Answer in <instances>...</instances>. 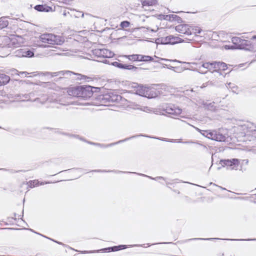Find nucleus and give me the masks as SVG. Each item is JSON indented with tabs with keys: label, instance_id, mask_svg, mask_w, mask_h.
<instances>
[{
	"label": "nucleus",
	"instance_id": "31",
	"mask_svg": "<svg viewBox=\"0 0 256 256\" xmlns=\"http://www.w3.org/2000/svg\"><path fill=\"white\" fill-rule=\"evenodd\" d=\"M124 56L126 57L130 60H132L134 62L137 61L136 54L125 56Z\"/></svg>",
	"mask_w": 256,
	"mask_h": 256
},
{
	"label": "nucleus",
	"instance_id": "58",
	"mask_svg": "<svg viewBox=\"0 0 256 256\" xmlns=\"http://www.w3.org/2000/svg\"><path fill=\"white\" fill-rule=\"evenodd\" d=\"M162 60H166V59H162Z\"/></svg>",
	"mask_w": 256,
	"mask_h": 256
},
{
	"label": "nucleus",
	"instance_id": "44",
	"mask_svg": "<svg viewBox=\"0 0 256 256\" xmlns=\"http://www.w3.org/2000/svg\"><path fill=\"white\" fill-rule=\"evenodd\" d=\"M103 62L105 64H111V62H110V61L109 60H105Z\"/></svg>",
	"mask_w": 256,
	"mask_h": 256
},
{
	"label": "nucleus",
	"instance_id": "14",
	"mask_svg": "<svg viewBox=\"0 0 256 256\" xmlns=\"http://www.w3.org/2000/svg\"><path fill=\"white\" fill-rule=\"evenodd\" d=\"M150 90V89L148 87L140 86L138 88L136 92L140 96H146L148 94Z\"/></svg>",
	"mask_w": 256,
	"mask_h": 256
},
{
	"label": "nucleus",
	"instance_id": "41",
	"mask_svg": "<svg viewBox=\"0 0 256 256\" xmlns=\"http://www.w3.org/2000/svg\"><path fill=\"white\" fill-rule=\"evenodd\" d=\"M201 31H202V30L200 29V28H197L194 29V33H196V34H200Z\"/></svg>",
	"mask_w": 256,
	"mask_h": 256
},
{
	"label": "nucleus",
	"instance_id": "51",
	"mask_svg": "<svg viewBox=\"0 0 256 256\" xmlns=\"http://www.w3.org/2000/svg\"><path fill=\"white\" fill-rule=\"evenodd\" d=\"M256 240V238L251 239V240Z\"/></svg>",
	"mask_w": 256,
	"mask_h": 256
},
{
	"label": "nucleus",
	"instance_id": "47",
	"mask_svg": "<svg viewBox=\"0 0 256 256\" xmlns=\"http://www.w3.org/2000/svg\"><path fill=\"white\" fill-rule=\"evenodd\" d=\"M200 240H212V238H200Z\"/></svg>",
	"mask_w": 256,
	"mask_h": 256
},
{
	"label": "nucleus",
	"instance_id": "15",
	"mask_svg": "<svg viewBox=\"0 0 256 256\" xmlns=\"http://www.w3.org/2000/svg\"><path fill=\"white\" fill-rule=\"evenodd\" d=\"M215 68H216V72H219L220 70H225L228 68L227 64L223 62H217L215 63Z\"/></svg>",
	"mask_w": 256,
	"mask_h": 256
},
{
	"label": "nucleus",
	"instance_id": "7",
	"mask_svg": "<svg viewBox=\"0 0 256 256\" xmlns=\"http://www.w3.org/2000/svg\"><path fill=\"white\" fill-rule=\"evenodd\" d=\"M93 54L98 57L112 58L114 56L113 52L106 48H96L93 50Z\"/></svg>",
	"mask_w": 256,
	"mask_h": 256
},
{
	"label": "nucleus",
	"instance_id": "19",
	"mask_svg": "<svg viewBox=\"0 0 256 256\" xmlns=\"http://www.w3.org/2000/svg\"><path fill=\"white\" fill-rule=\"evenodd\" d=\"M126 248V245H120L118 246H114L112 247H110L108 248L105 249H102V250H111L112 251L114 252V251H118L120 250Z\"/></svg>",
	"mask_w": 256,
	"mask_h": 256
},
{
	"label": "nucleus",
	"instance_id": "43",
	"mask_svg": "<svg viewBox=\"0 0 256 256\" xmlns=\"http://www.w3.org/2000/svg\"><path fill=\"white\" fill-rule=\"evenodd\" d=\"M248 160H242V164H248Z\"/></svg>",
	"mask_w": 256,
	"mask_h": 256
},
{
	"label": "nucleus",
	"instance_id": "36",
	"mask_svg": "<svg viewBox=\"0 0 256 256\" xmlns=\"http://www.w3.org/2000/svg\"><path fill=\"white\" fill-rule=\"evenodd\" d=\"M152 2L150 0H144L142 2V5L143 6H152Z\"/></svg>",
	"mask_w": 256,
	"mask_h": 256
},
{
	"label": "nucleus",
	"instance_id": "18",
	"mask_svg": "<svg viewBox=\"0 0 256 256\" xmlns=\"http://www.w3.org/2000/svg\"><path fill=\"white\" fill-rule=\"evenodd\" d=\"M8 24V22L6 17H1L0 18V29L6 28Z\"/></svg>",
	"mask_w": 256,
	"mask_h": 256
},
{
	"label": "nucleus",
	"instance_id": "26",
	"mask_svg": "<svg viewBox=\"0 0 256 256\" xmlns=\"http://www.w3.org/2000/svg\"><path fill=\"white\" fill-rule=\"evenodd\" d=\"M76 74L78 76L77 78L80 80H84L89 81V80H91L90 78L86 76L82 75L81 74Z\"/></svg>",
	"mask_w": 256,
	"mask_h": 256
},
{
	"label": "nucleus",
	"instance_id": "21",
	"mask_svg": "<svg viewBox=\"0 0 256 256\" xmlns=\"http://www.w3.org/2000/svg\"><path fill=\"white\" fill-rule=\"evenodd\" d=\"M28 184L30 188H32L39 186V182L38 180H30Z\"/></svg>",
	"mask_w": 256,
	"mask_h": 256
},
{
	"label": "nucleus",
	"instance_id": "60",
	"mask_svg": "<svg viewBox=\"0 0 256 256\" xmlns=\"http://www.w3.org/2000/svg\"><path fill=\"white\" fill-rule=\"evenodd\" d=\"M193 64H196V63H192Z\"/></svg>",
	"mask_w": 256,
	"mask_h": 256
},
{
	"label": "nucleus",
	"instance_id": "10",
	"mask_svg": "<svg viewBox=\"0 0 256 256\" xmlns=\"http://www.w3.org/2000/svg\"><path fill=\"white\" fill-rule=\"evenodd\" d=\"M176 30L182 34L190 36L192 34L190 26L187 24H179L176 26Z\"/></svg>",
	"mask_w": 256,
	"mask_h": 256
},
{
	"label": "nucleus",
	"instance_id": "25",
	"mask_svg": "<svg viewBox=\"0 0 256 256\" xmlns=\"http://www.w3.org/2000/svg\"><path fill=\"white\" fill-rule=\"evenodd\" d=\"M110 100L112 102H118L122 98V96L120 95H112L110 96Z\"/></svg>",
	"mask_w": 256,
	"mask_h": 256
},
{
	"label": "nucleus",
	"instance_id": "24",
	"mask_svg": "<svg viewBox=\"0 0 256 256\" xmlns=\"http://www.w3.org/2000/svg\"><path fill=\"white\" fill-rule=\"evenodd\" d=\"M215 63H216V62H206V63H204L202 66L204 68H205L207 70H209V68H210V66H214V67L215 66Z\"/></svg>",
	"mask_w": 256,
	"mask_h": 256
},
{
	"label": "nucleus",
	"instance_id": "34",
	"mask_svg": "<svg viewBox=\"0 0 256 256\" xmlns=\"http://www.w3.org/2000/svg\"><path fill=\"white\" fill-rule=\"evenodd\" d=\"M130 23L128 21H123L120 23V26L122 28H128L129 26Z\"/></svg>",
	"mask_w": 256,
	"mask_h": 256
},
{
	"label": "nucleus",
	"instance_id": "53",
	"mask_svg": "<svg viewBox=\"0 0 256 256\" xmlns=\"http://www.w3.org/2000/svg\"><path fill=\"white\" fill-rule=\"evenodd\" d=\"M95 172H101L100 170H95ZM102 172H106V170H102Z\"/></svg>",
	"mask_w": 256,
	"mask_h": 256
},
{
	"label": "nucleus",
	"instance_id": "33",
	"mask_svg": "<svg viewBox=\"0 0 256 256\" xmlns=\"http://www.w3.org/2000/svg\"><path fill=\"white\" fill-rule=\"evenodd\" d=\"M228 88H231L234 92H236L238 88L236 86H234V84H232L230 82L228 84V86H226Z\"/></svg>",
	"mask_w": 256,
	"mask_h": 256
},
{
	"label": "nucleus",
	"instance_id": "27",
	"mask_svg": "<svg viewBox=\"0 0 256 256\" xmlns=\"http://www.w3.org/2000/svg\"><path fill=\"white\" fill-rule=\"evenodd\" d=\"M196 130V131H198V132H200L202 136H206V137H207V134H208V132L210 130H201L200 129L198 128H196L195 126H193Z\"/></svg>",
	"mask_w": 256,
	"mask_h": 256
},
{
	"label": "nucleus",
	"instance_id": "9",
	"mask_svg": "<svg viewBox=\"0 0 256 256\" xmlns=\"http://www.w3.org/2000/svg\"><path fill=\"white\" fill-rule=\"evenodd\" d=\"M242 129L244 130V134L245 136H251L250 140H254L256 138V130H250L248 125L244 124L241 126Z\"/></svg>",
	"mask_w": 256,
	"mask_h": 256
},
{
	"label": "nucleus",
	"instance_id": "32",
	"mask_svg": "<svg viewBox=\"0 0 256 256\" xmlns=\"http://www.w3.org/2000/svg\"><path fill=\"white\" fill-rule=\"evenodd\" d=\"M34 8L39 12H44L46 10V8L42 5H36L35 6Z\"/></svg>",
	"mask_w": 256,
	"mask_h": 256
},
{
	"label": "nucleus",
	"instance_id": "2",
	"mask_svg": "<svg viewBox=\"0 0 256 256\" xmlns=\"http://www.w3.org/2000/svg\"><path fill=\"white\" fill-rule=\"evenodd\" d=\"M68 94L76 97H90L92 94V87L80 86L72 88L68 90Z\"/></svg>",
	"mask_w": 256,
	"mask_h": 256
},
{
	"label": "nucleus",
	"instance_id": "46",
	"mask_svg": "<svg viewBox=\"0 0 256 256\" xmlns=\"http://www.w3.org/2000/svg\"><path fill=\"white\" fill-rule=\"evenodd\" d=\"M50 182H39V185H44V184H49Z\"/></svg>",
	"mask_w": 256,
	"mask_h": 256
},
{
	"label": "nucleus",
	"instance_id": "6",
	"mask_svg": "<svg viewBox=\"0 0 256 256\" xmlns=\"http://www.w3.org/2000/svg\"><path fill=\"white\" fill-rule=\"evenodd\" d=\"M166 113L170 115L172 118H174L180 115L182 112V110L174 105H168L164 109Z\"/></svg>",
	"mask_w": 256,
	"mask_h": 256
},
{
	"label": "nucleus",
	"instance_id": "37",
	"mask_svg": "<svg viewBox=\"0 0 256 256\" xmlns=\"http://www.w3.org/2000/svg\"><path fill=\"white\" fill-rule=\"evenodd\" d=\"M111 65L114 66L116 67H118L120 68V67L122 66L121 63H120L117 62H111Z\"/></svg>",
	"mask_w": 256,
	"mask_h": 256
},
{
	"label": "nucleus",
	"instance_id": "39",
	"mask_svg": "<svg viewBox=\"0 0 256 256\" xmlns=\"http://www.w3.org/2000/svg\"><path fill=\"white\" fill-rule=\"evenodd\" d=\"M209 70H212V72H216V68L215 66L214 67V66H210Z\"/></svg>",
	"mask_w": 256,
	"mask_h": 256
},
{
	"label": "nucleus",
	"instance_id": "56",
	"mask_svg": "<svg viewBox=\"0 0 256 256\" xmlns=\"http://www.w3.org/2000/svg\"><path fill=\"white\" fill-rule=\"evenodd\" d=\"M39 100V98H36V99H35V101H36V100Z\"/></svg>",
	"mask_w": 256,
	"mask_h": 256
},
{
	"label": "nucleus",
	"instance_id": "55",
	"mask_svg": "<svg viewBox=\"0 0 256 256\" xmlns=\"http://www.w3.org/2000/svg\"><path fill=\"white\" fill-rule=\"evenodd\" d=\"M64 16H66V12H64Z\"/></svg>",
	"mask_w": 256,
	"mask_h": 256
},
{
	"label": "nucleus",
	"instance_id": "4",
	"mask_svg": "<svg viewBox=\"0 0 256 256\" xmlns=\"http://www.w3.org/2000/svg\"><path fill=\"white\" fill-rule=\"evenodd\" d=\"M220 164L222 166L230 167V170H237L240 164V160L237 158H232V160H222L220 162Z\"/></svg>",
	"mask_w": 256,
	"mask_h": 256
},
{
	"label": "nucleus",
	"instance_id": "49",
	"mask_svg": "<svg viewBox=\"0 0 256 256\" xmlns=\"http://www.w3.org/2000/svg\"><path fill=\"white\" fill-rule=\"evenodd\" d=\"M116 172H118V173H124V172H122V171H116Z\"/></svg>",
	"mask_w": 256,
	"mask_h": 256
},
{
	"label": "nucleus",
	"instance_id": "42",
	"mask_svg": "<svg viewBox=\"0 0 256 256\" xmlns=\"http://www.w3.org/2000/svg\"><path fill=\"white\" fill-rule=\"evenodd\" d=\"M143 110L148 112H151L150 108H148V107H144Z\"/></svg>",
	"mask_w": 256,
	"mask_h": 256
},
{
	"label": "nucleus",
	"instance_id": "1",
	"mask_svg": "<svg viewBox=\"0 0 256 256\" xmlns=\"http://www.w3.org/2000/svg\"><path fill=\"white\" fill-rule=\"evenodd\" d=\"M22 44V38L11 35L0 36V46L2 48H14L18 47Z\"/></svg>",
	"mask_w": 256,
	"mask_h": 256
},
{
	"label": "nucleus",
	"instance_id": "3",
	"mask_svg": "<svg viewBox=\"0 0 256 256\" xmlns=\"http://www.w3.org/2000/svg\"><path fill=\"white\" fill-rule=\"evenodd\" d=\"M40 40L42 42L50 44H62L64 40L63 37L51 33H45L40 36Z\"/></svg>",
	"mask_w": 256,
	"mask_h": 256
},
{
	"label": "nucleus",
	"instance_id": "8",
	"mask_svg": "<svg viewBox=\"0 0 256 256\" xmlns=\"http://www.w3.org/2000/svg\"><path fill=\"white\" fill-rule=\"evenodd\" d=\"M14 54L16 56L20 58H31L34 55V52L27 48H24L17 50L14 52Z\"/></svg>",
	"mask_w": 256,
	"mask_h": 256
},
{
	"label": "nucleus",
	"instance_id": "35",
	"mask_svg": "<svg viewBox=\"0 0 256 256\" xmlns=\"http://www.w3.org/2000/svg\"><path fill=\"white\" fill-rule=\"evenodd\" d=\"M14 74H18V71L16 70H14ZM28 74H29L27 72H20V74H18V75H21L22 77H25L26 76V75Z\"/></svg>",
	"mask_w": 256,
	"mask_h": 256
},
{
	"label": "nucleus",
	"instance_id": "28",
	"mask_svg": "<svg viewBox=\"0 0 256 256\" xmlns=\"http://www.w3.org/2000/svg\"><path fill=\"white\" fill-rule=\"evenodd\" d=\"M143 58H142V62H150V61H152L154 60V58L149 56H144L143 55Z\"/></svg>",
	"mask_w": 256,
	"mask_h": 256
},
{
	"label": "nucleus",
	"instance_id": "29",
	"mask_svg": "<svg viewBox=\"0 0 256 256\" xmlns=\"http://www.w3.org/2000/svg\"><path fill=\"white\" fill-rule=\"evenodd\" d=\"M65 74H74L72 72H70V71H66V72L62 71V72H54L52 74V76H58L59 74H61L62 75L64 76V75Z\"/></svg>",
	"mask_w": 256,
	"mask_h": 256
},
{
	"label": "nucleus",
	"instance_id": "45",
	"mask_svg": "<svg viewBox=\"0 0 256 256\" xmlns=\"http://www.w3.org/2000/svg\"><path fill=\"white\" fill-rule=\"evenodd\" d=\"M196 70L200 73H202V74H205L206 72H203L202 70H200V68L199 70Z\"/></svg>",
	"mask_w": 256,
	"mask_h": 256
},
{
	"label": "nucleus",
	"instance_id": "59",
	"mask_svg": "<svg viewBox=\"0 0 256 256\" xmlns=\"http://www.w3.org/2000/svg\"><path fill=\"white\" fill-rule=\"evenodd\" d=\"M176 12V13H179L180 12Z\"/></svg>",
	"mask_w": 256,
	"mask_h": 256
},
{
	"label": "nucleus",
	"instance_id": "16",
	"mask_svg": "<svg viewBox=\"0 0 256 256\" xmlns=\"http://www.w3.org/2000/svg\"><path fill=\"white\" fill-rule=\"evenodd\" d=\"M10 80L9 76L4 74H0V86L6 84L9 82Z\"/></svg>",
	"mask_w": 256,
	"mask_h": 256
},
{
	"label": "nucleus",
	"instance_id": "48",
	"mask_svg": "<svg viewBox=\"0 0 256 256\" xmlns=\"http://www.w3.org/2000/svg\"><path fill=\"white\" fill-rule=\"evenodd\" d=\"M89 252H87V251H84V252H82V254H86V253H88Z\"/></svg>",
	"mask_w": 256,
	"mask_h": 256
},
{
	"label": "nucleus",
	"instance_id": "13",
	"mask_svg": "<svg viewBox=\"0 0 256 256\" xmlns=\"http://www.w3.org/2000/svg\"><path fill=\"white\" fill-rule=\"evenodd\" d=\"M170 36V44H175L176 43L178 42H186L188 40H191L192 39L188 38H184V39H182L180 36Z\"/></svg>",
	"mask_w": 256,
	"mask_h": 256
},
{
	"label": "nucleus",
	"instance_id": "40",
	"mask_svg": "<svg viewBox=\"0 0 256 256\" xmlns=\"http://www.w3.org/2000/svg\"><path fill=\"white\" fill-rule=\"evenodd\" d=\"M156 43L163 44L162 38L156 39Z\"/></svg>",
	"mask_w": 256,
	"mask_h": 256
},
{
	"label": "nucleus",
	"instance_id": "54",
	"mask_svg": "<svg viewBox=\"0 0 256 256\" xmlns=\"http://www.w3.org/2000/svg\"><path fill=\"white\" fill-rule=\"evenodd\" d=\"M183 142L186 144V143H189L190 142Z\"/></svg>",
	"mask_w": 256,
	"mask_h": 256
},
{
	"label": "nucleus",
	"instance_id": "30",
	"mask_svg": "<svg viewBox=\"0 0 256 256\" xmlns=\"http://www.w3.org/2000/svg\"><path fill=\"white\" fill-rule=\"evenodd\" d=\"M163 44H170V36H168L165 38H162Z\"/></svg>",
	"mask_w": 256,
	"mask_h": 256
},
{
	"label": "nucleus",
	"instance_id": "23",
	"mask_svg": "<svg viewBox=\"0 0 256 256\" xmlns=\"http://www.w3.org/2000/svg\"><path fill=\"white\" fill-rule=\"evenodd\" d=\"M134 174H137L138 175H140V176H146L150 179H152V180H165V178L162 176H157L156 178H152L151 176H148L146 175H145L144 174H138V173H136V172H134Z\"/></svg>",
	"mask_w": 256,
	"mask_h": 256
},
{
	"label": "nucleus",
	"instance_id": "52",
	"mask_svg": "<svg viewBox=\"0 0 256 256\" xmlns=\"http://www.w3.org/2000/svg\"><path fill=\"white\" fill-rule=\"evenodd\" d=\"M54 242H57V243H58V244H62V242H56V241H54Z\"/></svg>",
	"mask_w": 256,
	"mask_h": 256
},
{
	"label": "nucleus",
	"instance_id": "17",
	"mask_svg": "<svg viewBox=\"0 0 256 256\" xmlns=\"http://www.w3.org/2000/svg\"><path fill=\"white\" fill-rule=\"evenodd\" d=\"M202 104L204 106V108L208 110L214 111L216 109V106H215V103L214 102H204Z\"/></svg>",
	"mask_w": 256,
	"mask_h": 256
},
{
	"label": "nucleus",
	"instance_id": "57",
	"mask_svg": "<svg viewBox=\"0 0 256 256\" xmlns=\"http://www.w3.org/2000/svg\"><path fill=\"white\" fill-rule=\"evenodd\" d=\"M176 16V15H174H174H172V16L173 18H174V16Z\"/></svg>",
	"mask_w": 256,
	"mask_h": 256
},
{
	"label": "nucleus",
	"instance_id": "20",
	"mask_svg": "<svg viewBox=\"0 0 256 256\" xmlns=\"http://www.w3.org/2000/svg\"><path fill=\"white\" fill-rule=\"evenodd\" d=\"M122 66L120 67V68L124 69V70H136L138 69L137 67H136L130 64H122Z\"/></svg>",
	"mask_w": 256,
	"mask_h": 256
},
{
	"label": "nucleus",
	"instance_id": "22",
	"mask_svg": "<svg viewBox=\"0 0 256 256\" xmlns=\"http://www.w3.org/2000/svg\"><path fill=\"white\" fill-rule=\"evenodd\" d=\"M71 16H74L75 18H79L80 16L84 17V14L81 12L72 10Z\"/></svg>",
	"mask_w": 256,
	"mask_h": 256
},
{
	"label": "nucleus",
	"instance_id": "38",
	"mask_svg": "<svg viewBox=\"0 0 256 256\" xmlns=\"http://www.w3.org/2000/svg\"><path fill=\"white\" fill-rule=\"evenodd\" d=\"M143 55L142 54H136L137 61L138 62H142V58H143Z\"/></svg>",
	"mask_w": 256,
	"mask_h": 256
},
{
	"label": "nucleus",
	"instance_id": "5",
	"mask_svg": "<svg viewBox=\"0 0 256 256\" xmlns=\"http://www.w3.org/2000/svg\"><path fill=\"white\" fill-rule=\"evenodd\" d=\"M207 136L208 138L218 142H224L226 139V136L218 130H210Z\"/></svg>",
	"mask_w": 256,
	"mask_h": 256
},
{
	"label": "nucleus",
	"instance_id": "12",
	"mask_svg": "<svg viewBox=\"0 0 256 256\" xmlns=\"http://www.w3.org/2000/svg\"><path fill=\"white\" fill-rule=\"evenodd\" d=\"M140 136L141 135L134 136H132L131 137L125 138L124 140H119L118 142H114V143H112V144H106V145L102 144H98V143H94V142H90V144H94V145H96V146H100L102 147V148H107V147L110 146H114V145L118 144L121 143V142H126V141L128 140H130L131 138H136V137Z\"/></svg>",
	"mask_w": 256,
	"mask_h": 256
},
{
	"label": "nucleus",
	"instance_id": "50",
	"mask_svg": "<svg viewBox=\"0 0 256 256\" xmlns=\"http://www.w3.org/2000/svg\"><path fill=\"white\" fill-rule=\"evenodd\" d=\"M252 39L254 40L256 39V35L252 36Z\"/></svg>",
	"mask_w": 256,
	"mask_h": 256
},
{
	"label": "nucleus",
	"instance_id": "11",
	"mask_svg": "<svg viewBox=\"0 0 256 256\" xmlns=\"http://www.w3.org/2000/svg\"><path fill=\"white\" fill-rule=\"evenodd\" d=\"M232 42L236 45H238L240 48H243L244 46H248L250 42L247 40H243L238 37H234L232 38Z\"/></svg>",
	"mask_w": 256,
	"mask_h": 256
}]
</instances>
